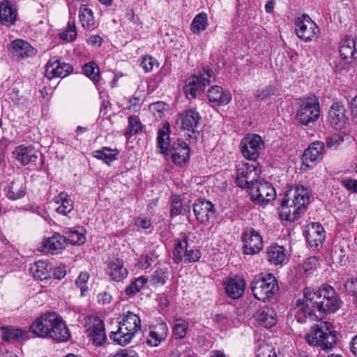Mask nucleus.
I'll list each match as a JSON object with an SVG mask.
<instances>
[{"mask_svg":"<svg viewBox=\"0 0 357 357\" xmlns=\"http://www.w3.org/2000/svg\"><path fill=\"white\" fill-rule=\"evenodd\" d=\"M168 357H195L190 347L185 344H181L174 349Z\"/></svg>","mask_w":357,"mask_h":357,"instance_id":"52","label":"nucleus"},{"mask_svg":"<svg viewBox=\"0 0 357 357\" xmlns=\"http://www.w3.org/2000/svg\"><path fill=\"white\" fill-rule=\"evenodd\" d=\"M66 238L73 245H82L86 241V231L83 227H75L65 231Z\"/></svg>","mask_w":357,"mask_h":357,"instance_id":"43","label":"nucleus"},{"mask_svg":"<svg viewBox=\"0 0 357 357\" xmlns=\"http://www.w3.org/2000/svg\"><path fill=\"white\" fill-rule=\"evenodd\" d=\"M295 31L297 36L305 42L316 40L320 34L317 24L307 15L296 18Z\"/></svg>","mask_w":357,"mask_h":357,"instance_id":"7","label":"nucleus"},{"mask_svg":"<svg viewBox=\"0 0 357 357\" xmlns=\"http://www.w3.org/2000/svg\"><path fill=\"white\" fill-rule=\"evenodd\" d=\"M79 20L82 26L86 30L92 31L96 27L93 12L86 4H82L79 7Z\"/></svg>","mask_w":357,"mask_h":357,"instance_id":"33","label":"nucleus"},{"mask_svg":"<svg viewBox=\"0 0 357 357\" xmlns=\"http://www.w3.org/2000/svg\"><path fill=\"white\" fill-rule=\"evenodd\" d=\"M84 72L95 84L100 81V70L98 66L93 62H89L84 65Z\"/></svg>","mask_w":357,"mask_h":357,"instance_id":"47","label":"nucleus"},{"mask_svg":"<svg viewBox=\"0 0 357 357\" xmlns=\"http://www.w3.org/2000/svg\"><path fill=\"white\" fill-rule=\"evenodd\" d=\"M334 253L332 255L333 259L338 260L340 263L345 262V250L341 245H336L334 247Z\"/></svg>","mask_w":357,"mask_h":357,"instance_id":"60","label":"nucleus"},{"mask_svg":"<svg viewBox=\"0 0 357 357\" xmlns=\"http://www.w3.org/2000/svg\"><path fill=\"white\" fill-rule=\"evenodd\" d=\"M243 250L246 255H255L263 248L261 234L252 228H247L243 233Z\"/></svg>","mask_w":357,"mask_h":357,"instance_id":"14","label":"nucleus"},{"mask_svg":"<svg viewBox=\"0 0 357 357\" xmlns=\"http://www.w3.org/2000/svg\"><path fill=\"white\" fill-rule=\"evenodd\" d=\"M340 55L347 62L354 61L357 63V40L347 37L343 39L340 46Z\"/></svg>","mask_w":357,"mask_h":357,"instance_id":"25","label":"nucleus"},{"mask_svg":"<svg viewBox=\"0 0 357 357\" xmlns=\"http://www.w3.org/2000/svg\"><path fill=\"white\" fill-rule=\"evenodd\" d=\"M156 258L157 257L152 252L142 255L137 265L141 269H147L156 260Z\"/></svg>","mask_w":357,"mask_h":357,"instance_id":"55","label":"nucleus"},{"mask_svg":"<svg viewBox=\"0 0 357 357\" xmlns=\"http://www.w3.org/2000/svg\"><path fill=\"white\" fill-rule=\"evenodd\" d=\"M305 235L310 247L317 249L324 243L326 234L324 227L320 223L310 222L305 226Z\"/></svg>","mask_w":357,"mask_h":357,"instance_id":"16","label":"nucleus"},{"mask_svg":"<svg viewBox=\"0 0 357 357\" xmlns=\"http://www.w3.org/2000/svg\"><path fill=\"white\" fill-rule=\"evenodd\" d=\"M119 325L127 331L132 333L134 335L141 330V319L139 317L130 311L125 313Z\"/></svg>","mask_w":357,"mask_h":357,"instance_id":"30","label":"nucleus"},{"mask_svg":"<svg viewBox=\"0 0 357 357\" xmlns=\"http://www.w3.org/2000/svg\"><path fill=\"white\" fill-rule=\"evenodd\" d=\"M170 125L169 123H165L162 127L159 129L157 137V147L160 150V153L165 154L170 144Z\"/></svg>","mask_w":357,"mask_h":357,"instance_id":"38","label":"nucleus"},{"mask_svg":"<svg viewBox=\"0 0 357 357\" xmlns=\"http://www.w3.org/2000/svg\"><path fill=\"white\" fill-rule=\"evenodd\" d=\"M38 151L32 145L22 144L15 148L13 157L22 165L35 162L38 158Z\"/></svg>","mask_w":357,"mask_h":357,"instance_id":"19","label":"nucleus"},{"mask_svg":"<svg viewBox=\"0 0 357 357\" xmlns=\"http://www.w3.org/2000/svg\"><path fill=\"white\" fill-rule=\"evenodd\" d=\"M75 8H73V6L71 4H70V20L65 30L63 32H61L59 35L61 39L66 40L67 42H72L75 40L77 38V29L75 25V21L74 17H73V15H75Z\"/></svg>","mask_w":357,"mask_h":357,"instance_id":"35","label":"nucleus"},{"mask_svg":"<svg viewBox=\"0 0 357 357\" xmlns=\"http://www.w3.org/2000/svg\"><path fill=\"white\" fill-rule=\"evenodd\" d=\"M265 148L262 137L257 134H248L241 142V150L243 155L250 160L257 159Z\"/></svg>","mask_w":357,"mask_h":357,"instance_id":"8","label":"nucleus"},{"mask_svg":"<svg viewBox=\"0 0 357 357\" xmlns=\"http://www.w3.org/2000/svg\"><path fill=\"white\" fill-rule=\"evenodd\" d=\"M107 273L112 280L117 282L125 279L128 274V270L124 267L123 260L119 258L109 261Z\"/></svg>","mask_w":357,"mask_h":357,"instance_id":"29","label":"nucleus"},{"mask_svg":"<svg viewBox=\"0 0 357 357\" xmlns=\"http://www.w3.org/2000/svg\"><path fill=\"white\" fill-rule=\"evenodd\" d=\"M268 260L273 264H281L287 261L284 248L278 245H272L267 250Z\"/></svg>","mask_w":357,"mask_h":357,"instance_id":"37","label":"nucleus"},{"mask_svg":"<svg viewBox=\"0 0 357 357\" xmlns=\"http://www.w3.org/2000/svg\"><path fill=\"white\" fill-rule=\"evenodd\" d=\"M201 116L194 109H190L177 114L176 125L181 130L195 133L201 123Z\"/></svg>","mask_w":357,"mask_h":357,"instance_id":"12","label":"nucleus"},{"mask_svg":"<svg viewBox=\"0 0 357 357\" xmlns=\"http://www.w3.org/2000/svg\"><path fill=\"white\" fill-rule=\"evenodd\" d=\"M89 279V274L86 272H82L75 280V284L80 289L81 295L82 296H86L88 292L89 288L87 284Z\"/></svg>","mask_w":357,"mask_h":357,"instance_id":"54","label":"nucleus"},{"mask_svg":"<svg viewBox=\"0 0 357 357\" xmlns=\"http://www.w3.org/2000/svg\"><path fill=\"white\" fill-rule=\"evenodd\" d=\"M135 224L137 227L144 229H148L150 228H152V220L151 218L144 217V216H139L137 217L135 220Z\"/></svg>","mask_w":357,"mask_h":357,"instance_id":"59","label":"nucleus"},{"mask_svg":"<svg viewBox=\"0 0 357 357\" xmlns=\"http://www.w3.org/2000/svg\"><path fill=\"white\" fill-rule=\"evenodd\" d=\"M86 335L96 346H102L107 340L104 321L96 316H90L86 321Z\"/></svg>","mask_w":357,"mask_h":357,"instance_id":"10","label":"nucleus"},{"mask_svg":"<svg viewBox=\"0 0 357 357\" xmlns=\"http://www.w3.org/2000/svg\"><path fill=\"white\" fill-rule=\"evenodd\" d=\"M188 247V238L185 234L181 233L175 239L174 256L176 262L182 261L185 250Z\"/></svg>","mask_w":357,"mask_h":357,"instance_id":"40","label":"nucleus"},{"mask_svg":"<svg viewBox=\"0 0 357 357\" xmlns=\"http://www.w3.org/2000/svg\"><path fill=\"white\" fill-rule=\"evenodd\" d=\"M9 51L16 60L24 59L35 54L34 48L22 39L14 40L10 45Z\"/></svg>","mask_w":357,"mask_h":357,"instance_id":"18","label":"nucleus"},{"mask_svg":"<svg viewBox=\"0 0 357 357\" xmlns=\"http://www.w3.org/2000/svg\"><path fill=\"white\" fill-rule=\"evenodd\" d=\"M188 326L189 324L188 321L181 319H176L172 328L174 336L177 339H182L185 337Z\"/></svg>","mask_w":357,"mask_h":357,"instance_id":"48","label":"nucleus"},{"mask_svg":"<svg viewBox=\"0 0 357 357\" xmlns=\"http://www.w3.org/2000/svg\"><path fill=\"white\" fill-rule=\"evenodd\" d=\"M73 70L71 65L61 61L59 56H54L50 59L45 66V75L49 79L56 77L63 78Z\"/></svg>","mask_w":357,"mask_h":357,"instance_id":"13","label":"nucleus"},{"mask_svg":"<svg viewBox=\"0 0 357 357\" xmlns=\"http://www.w3.org/2000/svg\"><path fill=\"white\" fill-rule=\"evenodd\" d=\"M128 128L126 132V136L130 137L132 134L137 133L142 130V125L137 116H132L128 119Z\"/></svg>","mask_w":357,"mask_h":357,"instance_id":"53","label":"nucleus"},{"mask_svg":"<svg viewBox=\"0 0 357 357\" xmlns=\"http://www.w3.org/2000/svg\"><path fill=\"white\" fill-rule=\"evenodd\" d=\"M344 287L347 291L354 298L355 294H357V279L354 278L348 279L345 282Z\"/></svg>","mask_w":357,"mask_h":357,"instance_id":"61","label":"nucleus"},{"mask_svg":"<svg viewBox=\"0 0 357 357\" xmlns=\"http://www.w3.org/2000/svg\"><path fill=\"white\" fill-rule=\"evenodd\" d=\"M2 338L6 341L24 340L28 338L27 331L13 327H1Z\"/></svg>","mask_w":357,"mask_h":357,"instance_id":"41","label":"nucleus"},{"mask_svg":"<svg viewBox=\"0 0 357 357\" xmlns=\"http://www.w3.org/2000/svg\"><path fill=\"white\" fill-rule=\"evenodd\" d=\"M66 245V238L59 233H54L52 236L45 238L43 241V251L56 254Z\"/></svg>","mask_w":357,"mask_h":357,"instance_id":"28","label":"nucleus"},{"mask_svg":"<svg viewBox=\"0 0 357 357\" xmlns=\"http://www.w3.org/2000/svg\"><path fill=\"white\" fill-rule=\"evenodd\" d=\"M6 196L11 200L24 197L26 193V179L20 176L14 178L5 189Z\"/></svg>","mask_w":357,"mask_h":357,"instance_id":"21","label":"nucleus"},{"mask_svg":"<svg viewBox=\"0 0 357 357\" xmlns=\"http://www.w3.org/2000/svg\"><path fill=\"white\" fill-rule=\"evenodd\" d=\"M54 203L58 205L55 208L56 213L63 215H68L74 208L70 197L63 192L54 198Z\"/></svg>","mask_w":357,"mask_h":357,"instance_id":"34","label":"nucleus"},{"mask_svg":"<svg viewBox=\"0 0 357 357\" xmlns=\"http://www.w3.org/2000/svg\"><path fill=\"white\" fill-rule=\"evenodd\" d=\"M305 339L310 345L320 347L325 351L332 349L337 343L336 332L332 324L327 321L312 326Z\"/></svg>","mask_w":357,"mask_h":357,"instance_id":"3","label":"nucleus"},{"mask_svg":"<svg viewBox=\"0 0 357 357\" xmlns=\"http://www.w3.org/2000/svg\"><path fill=\"white\" fill-rule=\"evenodd\" d=\"M256 357H277V355L272 347L263 344L259 348Z\"/></svg>","mask_w":357,"mask_h":357,"instance_id":"58","label":"nucleus"},{"mask_svg":"<svg viewBox=\"0 0 357 357\" xmlns=\"http://www.w3.org/2000/svg\"><path fill=\"white\" fill-rule=\"evenodd\" d=\"M319 114V103L315 98L308 97L298 102L296 117L303 125L307 126L314 122L318 119Z\"/></svg>","mask_w":357,"mask_h":357,"instance_id":"6","label":"nucleus"},{"mask_svg":"<svg viewBox=\"0 0 357 357\" xmlns=\"http://www.w3.org/2000/svg\"><path fill=\"white\" fill-rule=\"evenodd\" d=\"M141 66L145 72L148 73L151 71L154 67L158 66V61L151 56H145L142 57Z\"/></svg>","mask_w":357,"mask_h":357,"instance_id":"56","label":"nucleus"},{"mask_svg":"<svg viewBox=\"0 0 357 357\" xmlns=\"http://www.w3.org/2000/svg\"><path fill=\"white\" fill-rule=\"evenodd\" d=\"M249 193L253 202L258 204H266L276 197V192L273 185L266 181H258L249 187Z\"/></svg>","mask_w":357,"mask_h":357,"instance_id":"9","label":"nucleus"},{"mask_svg":"<svg viewBox=\"0 0 357 357\" xmlns=\"http://www.w3.org/2000/svg\"><path fill=\"white\" fill-rule=\"evenodd\" d=\"M328 120L335 130H342L349 125L346 109L342 103L337 102L331 105L328 111Z\"/></svg>","mask_w":357,"mask_h":357,"instance_id":"15","label":"nucleus"},{"mask_svg":"<svg viewBox=\"0 0 357 357\" xmlns=\"http://www.w3.org/2000/svg\"><path fill=\"white\" fill-rule=\"evenodd\" d=\"M324 149V143L321 142L312 143L303 154V165L307 167H312L314 162L321 158Z\"/></svg>","mask_w":357,"mask_h":357,"instance_id":"26","label":"nucleus"},{"mask_svg":"<svg viewBox=\"0 0 357 357\" xmlns=\"http://www.w3.org/2000/svg\"><path fill=\"white\" fill-rule=\"evenodd\" d=\"M169 332L168 326L165 322H160L150 328L146 342L151 347H158L165 341Z\"/></svg>","mask_w":357,"mask_h":357,"instance_id":"24","label":"nucleus"},{"mask_svg":"<svg viewBox=\"0 0 357 357\" xmlns=\"http://www.w3.org/2000/svg\"><path fill=\"white\" fill-rule=\"evenodd\" d=\"M119 151L117 149H112L107 147H103L100 150L93 152V157L105 161L107 164L116 160Z\"/></svg>","mask_w":357,"mask_h":357,"instance_id":"46","label":"nucleus"},{"mask_svg":"<svg viewBox=\"0 0 357 357\" xmlns=\"http://www.w3.org/2000/svg\"><path fill=\"white\" fill-rule=\"evenodd\" d=\"M201 257V253L197 249H188L183 255V261L185 262H195Z\"/></svg>","mask_w":357,"mask_h":357,"instance_id":"57","label":"nucleus"},{"mask_svg":"<svg viewBox=\"0 0 357 357\" xmlns=\"http://www.w3.org/2000/svg\"><path fill=\"white\" fill-rule=\"evenodd\" d=\"M190 149L187 143L178 140L173 147L172 158L173 162L178 166H182L188 160Z\"/></svg>","mask_w":357,"mask_h":357,"instance_id":"31","label":"nucleus"},{"mask_svg":"<svg viewBox=\"0 0 357 357\" xmlns=\"http://www.w3.org/2000/svg\"><path fill=\"white\" fill-rule=\"evenodd\" d=\"M256 320L260 325L266 328H271L276 323V314L273 309L264 307L257 312Z\"/></svg>","mask_w":357,"mask_h":357,"instance_id":"36","label":"nucleus"},{"mask_svg":"<svg viewBox=\"0 0 357 357\" xmlns=\"http://www.w3.org/2000/svg\"><path fill=\"white\" fill-rule=\"evenodd\" d=\"M236 183L241 188H248L258 180L259 169L255 164L241 163L236 166Z\"/></svg>","mask_w":357,"mask_h":357,"instance_id":"11","label":"nucleus"},{"mask_svg":"<svg viewBox=\"0 0 357 357\" xmlns=\"http://www.w3.org/2000/svg\"><path fill=\"white\" fill-rule=\"evenodd\" d=\"M317 259L316 257H312L307 259L303 263V269L305 273H310L314 269L316 268Z\"/></svg>","mask_w":357,"mask_h":357,"instance_id":"62","label":"nucleus"},{"mask_svg":"<svg viewBox=\"0 0 357 357\" xmlns=\"http://www.w3.org/2000/svg\"><path fill=\"white\" fill-rule=\"evenodd\" d=\"M289 201H294L297 206L305 210L306 206L310 203V193L307 188L299 185L291 189L284 197Z\"/></svg>","mask_w":357,"mask_h":357,"instance_id":"23","label":"nucleus"},{"mask_svg":"<svg viewBox=\"0 0 357 357\" xmlns=\"http://www.w3.org/2000/svg\"><path fill=\"white\" fill-rule=\"evenodd\" d=\"M341 183L347 190L357 194V180L343 179Z\"/></svg>","mask_w":357,"mask_h":357,"instance_id":"63","label":"nucleus"},{"mask_svg":"<svg viewBox=\"0 0 357 357\" xmlns=\"http://www.w3.org/2000/svg\"><path fill=\"white\" fill-rule=\"evenodd\" d=\"M223 285L227 295L233 299L240 298L245 289V282L239 277L226 279L223 282Z\"/></svg>","mask_w":357,"mask_h":357,"instance_id":"22","label":"nucleus"},{"mask_svg":"<svg viewBox=\"0 0 357 357\" xmlns=\"http://www.w3.org/2000/svg\"><path fill=\"white\" fill-rule=\"evenodd\" d=\"M208 101L215 106L226 105L231 100V94L218 85L212 86L207 93Z\"/></svg>","mask_w":357,"mask_h":357,"instance_id":"20","label":"nucleus"},{"mask_svg":"<svg viewBox=\"0 0 357 357\" xmlns=\"http://www.w3.org/2000/svg\"><path fill=\"white\" fill-rule=\"evenodd\" d=\"M148 279L144 276H141L136 279L130 285L126 288V293L127 295L132 296L138 293L146 284Z\"/></svg>","mask_w":357,"mask_h":357,"instance_id":"51","label":"nucleus"},{"mask_svg":"<svg viewBox=\"0 0 357 357\" xmlns=\"http://www.w3.org/2000/svg\"><path fill=\"white\" fill-rule=\"evenodd\" d=\"M29 331L38 337L52 339L58 342H67L70 333L63 318L56 312H45L36 318Z\"/></svg>","mask_w":357,"mask_h":357,"instance_id":"2","label":"nucleus"},{"mask_svg":"<svg viewBox=\"0 0 357 357\" xmlns=\"http://www.w3.org/2000/svg\"><path fill=\"white\" fill-rule=\"evenodd\" d=\"M190 200H188L186 203L183 202L181 197L178 195L172 196L171 198V217L179 215L181 213L182 209L188 213L190 212Z\"/></svg>","mask_w":357,"mask_h":357,"instance_id":"45","label":"nucleus"},{"mask_svg":"<svg viewBox=\"0 0 357 357\" xmlns=\"http://www.w3.org/2000/svg\"><path fill=\"white\" fill-rule=\"evenodd\" d=\"M168 108V105L162 101L153 102L149 105V110L156 120L162 119Z\"/></svg>","mask_w":357,"mask_h":357,"instance_id":"50","label":"nucleus"},{"mask_svg":"<svg viewBox=\"0 0 357 357\" xmlns=\"http://www.w3.org/2000/svg\"><path fill=\"white\" fill-rule=\"evenodd\" d=\"M109 357H139L138 354L132 350L121 349L117 353L110 354Z\"/></svg>","mask_w":357,"mask_h":357,"instance_id":"64","label":"nucleus"},{"mask_svg":"<svg viewBox=\"0 0 357 357\" xmlns=\"http://www.w3.org/2000/svg\"><path fill=\"white\" fill-rule=\"evenodd\" d=\"M17 11L13 5L8 1L0 4V20L3 25L10 26L16 21Z\"/></svg>","mask_w":357,"mask_h":357,"instance_id":"32","label":"nucleus"},{"mask_svg":"<svg viewBox=\"0 0 357 357\" xmlns=\"http://www.w3.org/2000/svg\"><path fill=\"white\" fill-rule=\"evenodd\" d=\"M52 269L51 264L45 260H39L31 267L33 276L40 280L50 278Z\"/></svg>","mask_w":357,"mask_h":357,"instance_id":"39","label":"nucleus"},{"mask_svg":"<svg viewBox=\"0 0 357 357\" xmlns=\"http://www.w3.org/2000/svg\"><path fill=\"white\" fill-rule=\"evenodd\" d=\"M340 307L335 289L331 286L324 287L321 289L306 287L303 298H298L293 309L298 322L321 319L326 312H335Z\"/></svg>","mask_w":357,"mask_h":357,"instance_id":"1","label":"nucleus"},{"mask_svg":"<svg viewBox=\"0 0 357 357\" xmlns=\"http://www.w3.org/2000/svg\"><path fill=\"white\" fill-rule=\"evenodd\" d=\"M250 288L255 298L263 302L269 301L278 289L277 280L271 274L255 276Z\"/></svg>","mask_w":357,"mask_h":357,"instance_id":"5","label":"nucleus"},{"mask_svg":"<svg viewBox=\"0 0 357 357\" xmlns=\"http://www.w3.org/2000/svg\"><path fill=\"white\" fill-rule=\"evenodd\" d=\"M195 215L201 224L208 225L215 218L213 204L208 201H199L193 204Z\"/></svg>","mask_w":357,"mask_h":357,"instance_id":"17","label":"nucleus"},{"mask_svg":"<svg viewBox=\"0 0 357 357\" xmlns=\"http://www.w3.org/2000/svg\"><path fill=\"white\" fill-rule=\"evenodd\" d=\"M304 211L300 206H297L294 201H289L284 197L281 203L280 217L282 220L294 222Z\"/></svg>","mask_w":357,"mask_h":357,"instance_id":"27","label":"nucleus"},{"mask_svg":"<svg viewBox=\"0 0 357 357\" xmlns=\"http://www.w3.org/2000/svg\"><path fill=\"white\" fill-rule=\"evenodd\" d=\"M207 15L202 12L195 15L191 24L190 30L195 34H199L204 31L208 26Z\"/></svg>","mask_w":357,"mask_h":357,"instance_id":"44","label":"nucleus"},{"mask_svg":"<svg viewBox=\"0 0 357 357\" xmlns=\"http://www.w3.org/2000/svg\"><path fill=\"white\" fill-rule=\"evenodd\" d=\"M213 79V72L208 68H204L197 74L191 75L185 79L183 86L186 98L188 100L195 98Z\"/></svg>","mask_w":357,"mask_h":357,"instance_id":"4","label":"nucleus"},{"mask_svg":"<svg viewBox=\"0 0 357 357\" xmlns=\"http://www.w3.org/2000/svg\"><path fill=\"white\" fill-rule=\"evenodd\" d=\"M132 333L127 331L120 325L116 331H113L109 333V337L116 344L121 346H126L131 342L132 340L135 337Z\"/></svg>","mask_w":357,"mask_h":357,"instance_id":"42","label":"nucleus"},{"mask_svg":"<svg viewBox=\"0 0 357 357\" xmlns=\"http://www.w3.org/2000/svg\"><path fill=\"white\" fill-rule=\"evenodd\" d=\"M169 278V271L167 268H158L151 276V281L154 284L162 285Z\"/></svg>","mask_w":357,"mask_h":357,"instance_id":"49","label":"nucleus"}]
</instances>
